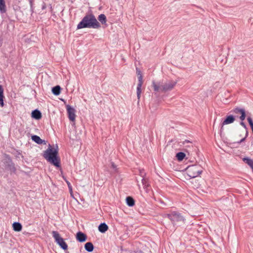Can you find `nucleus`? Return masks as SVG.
I'll return each mask as SVG.
<instances>
[{
	"mask_svg": "<svg viewBox=\"0 0 253 253\" xmlns=\"http://www.w3.org/2000/svg\"><path fill=\"white\" fill-rule=\"evenodd\" d=\"M101 25L92 12L87 13L78 24L77 29L83 28L99 29Z\"/></svg>",
	"mask_w": 253,
	"mask_h": 253,
	"instance_id": "obj_1",
	"label": "nucleus"
},
{
	"mask_svg": "<svg viewBox=\"0 0 253 253\" xmlns=\"http://www.w3.org/2000/svg\"><path fill=\"white\" fill-rule=\"evenodd\" d=\"M4 89L1 85L0 84V106L1 107H3L4 106V102L3 99L4 98V96L3 95Z\"/></svg>",
	"mask_w": 253,
	"mask_h": 253,
	"instance_id": "obj_14",
	"label": "nucleus"
},
{
	"mask_svg": "<svg viewBox=\"0 0 253 253\" xmlns=\"http://www.w3.org/2000/svg\"><path fill=\"white\" fill-rule=\"evenodd\" d=\"M84 248L86 251L91 252L94 249V246L92 243L87 242L85 244Z\"/></svg>",
	"mask_w": 253,
	"mask_h": 253,
	"instance_id": "obj_19",
	"label": "nucleus"
},
{
	"mask_svg": "<svg viewBox=\"0 0 253 253\" xmlns=\"http://www.w3.org/2000/svg\"><path fill=\"white\" fill-rule=\"evenodd\" d=\"M243 121H241V123H240V125L243 126L244 127H245V128L247 129V126H246V125H245V124L243 122Z\"/></svg>",
	"mask_w": 253,
	"mask_h": 253,
	"instance_id": "obj_30",
	"label": "nucleus"
},
{
	"mask_svg": "<svg viewBox=\"0 0 253 253\" xmlns=\"http://www.w3.org/2000/svg\"><path fill=\"white\" fill-rule=\"evenodd\" d=\"M177 84V81L173 80H169L161 84L160 83H156L155 81L152 82V86L154 88V91L156 92L161 91L166 92L171 90Z\"/></svg>",
	"mask_w": 253,
	"mask_h": 253,
	"instance_id": "obj_3",
	"label": "nucleus"
},
{
	"mask_svg": "<svg viewBox=\"0 0 253 253\" xmlns=\"http://www.w3.org/2000/svg\"><path fill=\"white\" fill-rule=\"evenodd\" d=\"M46 7V4L44 2H43V4H42V9H45Z\"/></svg>",
	"mask_w": 253,
	"mask_h": 253,
	"instance_id": "obj_31",
	"label": "nucleus"
},
{
	"mask_svg": "<svg viewBox=\"0 0 253 253\" xmlns=\"http://www.w3.org/2000/svg\"><path fill=\"white\" fill-rule=\"evenodd\" d=\"M32 140L38 144H42L43 142V140L36 135L32 136Z\"/></svg>",
	"mask_w": 253,
	"mask_h": 253,
	"instance_id": "obj_20",
	"label": "nucleus"
},
{
	"mask_svg": "<svg viewBox=\"0 0 253 253\" xmlns=\"http://www.w3.org/2000/svg\"><path fill=\"white\" fill-rule=\"evenodd\" d=\"M185 156V154L181 152L177 153L176 155V159L178 161H182L184 159Z\"/></svg>",
	"mask_w": 253,
	"mask_h": 253,
	"instance_id": "obj_23",
	"label": "nucleus"
},
{
	"mask_svg": "<svg viewBox=\"0 0 253 253\" xmlns=\"http://www.w3.org/2000/svg\"><path fill=\"white\" fill-rule=\"evenodd\" d=\"M32 117L36 120H40L42 118L41 112L38 109H35L32 112Z\"/></svg>",
	"mask_w": 253,
	"mask_h": 253,
	"instance_id": "obj_13",
	"label": "nucleus"
},
{
	"mask_svg": "<svg viewBox=\"0 0 253 253\" xmlns=\"http://www.w3.org/2000/svg\"><path fill=\"white\" fill-rule=\"evenodd\" d=\"M232 112L236 114H240L241 115L240 117V119L241 121H244L245 119L246 118V113H245V110L243 108H234Z\"/></svg>",
	"mask_w": 253,
	"mask_h": 253,
	"instance_id": "obj_10",
	"label": "nucleus"
},
{
	"mask_svg": "<svg viewBox=\"0 0 253 253\" xmlns=\"http://www.w3.org/2000/svg\"><path fill=\"white\" fill-rule=\"evenodd\" d=\"M248 131H246V134L245 137H244L243 138L241 139L239 141H238V143H241L244 142L245 140L246 137L248 136Z\"/></svg>",
	"mask_w": 253,
	"mask_h": 253,
	"instance_id": "obj_29",
	"label": "nucleus"
},
{
	"mask_svg": "<svg viewBox=\"0 0 253 253\" xmlns=\"http://www.w3.org/2000/svg\"><path fill=\"white\" fill-rule=\"evenodd\" d=\"M3 36H2V33L1 31H0V47H1L3 43Z\"/></svg>",
	"mask_w": 253,
	"mask_h": 253,
	"instance_id": "obj_28",
	"label": "nucleus"
},
{
	"mask_svg": "<svg viewBox=\"0 0 253 253\" xmlns=\"http://www.w3.org/2000/svg\"><path fill=\"white\" fill-rule=\"evenodd\" d=\"M188 142H190V141L189 140H185L184 144H185V143H188Z\"/></svg>",
	"mask_w": 253,
	"mask_h": 253,
	"instance_id": "obj_33",
	"label": "nucleus"
},
{
	"mask_svg": "<svg viewBox=\"0 0 253 253\" xmlns=\"http://www.w3.org/2000/svg\"><path fill=\"white\" fill-rule=\"evenodd\" d=\"M13 230L15 231L19 232L22 229V226L21 223L18 222H15L12 224Z\"/></svg>",
	"mask_w": 253,
	"mask_h": 253,
	"instance_id": "obj_17",
	"label": "nucleus"
},
{
	"mask_svg": "<svg viewBox=\"0 0 253 253\" xmlns=\"http://www.w3.org/2000/svg\"><path fill=\"white\" fill-rule=\"evenodd\" d=\"M61 89L59 85H56L52 87V92L55 95H58L61 92Z\"/></svg>",
	"mask_w": 253,
	"mask_h": 253,
	"instance_id": "obj_21",
	"label": "nucleus"
},
{
	"mask_svg": "<svg viewBox=\"0 0 253 253\" xmlns=\"http://www.w3.org/2000/svg\"><path fill=\"white\" fill-rule=\"evenodd\" d=\"M112 167L114 168V169H115L116 168V166H115V165L114 164V163H112Z\"/></svg>",
	"mask_w": 253,
	"mask_h": 253,
	"instance_id": "obj_32",
	"label": "nucleus"
},
{
	"mask_svg": "<svg viewBox=\"0 0 253 253\" xmlns=\"http://www.w3.org/2000/svg\"><path fill=\"white\" fill-rule=\"evenodd\" d=\"M66 109L69 120L72 122H74L76 117L75 109L69 105L66 106Z\"/></svg>",
	"mask_w": 253,
	"mask_h": 253,
	"instance_id": "obj_9",
	"label": "nucleus"
},
{
	"mask_svg": "<svg viewBox=\"0 0 253 253\" xmlns=\"http://www.w3.org/2000/svg\"><path fill=\"white\" fill-rule=\"evenodd\" d=\"M186 170L188 176L190 178L198 177L203 172L202 168L198 164L188 166Z\"/></svg>",
	"mask_w": 253,
	"mask_h": 253,
	"instance_id": "obj_5",
	"label": "nucleus"
},
{
	"mask_svg": "<svg viewBox=\"0 0 253 253\" xmlns=\"http://www.w3.org/2000/svg\"><path fill=\"white\" fill-rule=\"evenodd\" d=\"M163 217L168 218L174 226L177 222H182L184 223L185 221V217L177 211L170 210L168 213H165L163 215Z\"/></svg>",
	"mask_w": 253,
	"mask_h": 253,
	"instance_id": "obj_4",
	"label": "nucleus"
},
{
	"mask_svg": "<svg viewBox=\"0 0 253 253\" xmlns=\"http://www.w3.org/2000/svg\"><path fill=\"white\" fill-rule=\"evenodd\" d=\"M108 229V226L105 223H101L98 226V230L101 233H105Z\"/></svg>",
	"mask_w": 253,
	"mask_h": 253,
	"instance_id": "obj_16",
	"label": "nucleus"
},
{
	"mask_svg": "<svg viewBox=\"0 0 253 253\" xmlns=\"http://www.w3.org/2000/svg\"><path fill=\"white\" fill-rule=\"evenodd\" d=\"M6 12V7L4 0H0V13H5Z\"/></svg>",
	"mask_w": 253,
	"mask_h": 253,
	"instance_id": "obj_15",
	"label": "nucleus"
},
{
	"mask_svg": "<svg viewBox=\"0 0 253 253\" xmlns=\"http://www.w3.org/2000/svg\"><path fill=\"white\" fill-rule=\"evenodd\" d=\"M42 156L51 164L57 168H60V158L58 156V148H54L50 144L48 148L43 151Z\"/></svg>",
	"mask_w": 253,
	"mask_h": 253,
	"instance_id": "obj_2",
	"label": "nucleus"
},
{
	"mask_svg": "<svg viewBox=\"0 0 253 253\" xmlns=\"http://www.w3.org/2000/svg\"><path fill=\"white\" fill-rule=\"evenodd\" d=\"M136 74L138 76V83L137 84V88H136V94H137V97L138 99V102H139L141 93V87L143 83V76L141 73V71L139 70V68H136Z\"/></svg>",
	"mask_w": 253,
	"mask_h": 253,
	"instance_id": "obj_7",
	"label": "nucleus"
},
{
	"mask_svg": "<svg viewBox=\"0 0 253 253\" xmlns=\"http://www.w3.org/2000/svg\"><path fill=\"white\" fill-rule=\"evenodd\" d=\"M247 120H248V121L249 122L250 126H251V127L252 128V130L253 133V120L250 117H248L247 118Z\"/></svg>",
	"mask_w": 253,
	"mask_h": 253,
	"instance_id": "obj_25",
	"label": "nucleus"
},
{
	"mask_svg": "<svg viewBox=\"0 0 253 253\" xmlns=\"http://www.w3.org/2000/svg\"><path fill=\"white\" fill-rule=\"evenodd\" d=\"M5 157L6 159L4 162V164L5 169L9 170L11 172L15 173L16 171V169L11 158L8 155H5Z\"/></svg>",
	"mask_w": 253,
	"mask_h": 253,
	"instance_id": "obj_8",
	"label": "nucleus"
},
{
	"mask_svg": "<svg viewBox=\"0 0 253 253\" xmlns=\"http://www.w3.org/2000/svg\"><path fill=\"white\" fill-rule=\"evenodd\" d=\"M235 120V117L233 115L227 116L224 120V121L221 124V127L220 131H221V130L222 129L224 125L233 123L234 122Z\"/></svg>",
	"mask_w": 253,
	"mask_h": 253,
	"instance_id": "obj_11",
	"label": "nucleus"
},
{
	"mask_svg": "<svg viewBox=\"0 0 253 253\" xmlns=\"http://www.w3.org/2000/svg\"><path fill=\"white\" fill-rule=\"evenodd\" d=\"M77 240L80 242H85L87 239L86 235L82 232H78L76 235Z\"/></svg>",
	"mask_w": 253,
	"mask_h": 253,
	"instance_id": "obj_12",
	"label": "nucleus"
},
{
	"mask_svg": "<svg viewBox=\"0 0 253 253\" xmlns=\"http://www.w3.org/2000/svg\"><path fill=\"white\" fill-rule=\"evenodd\" d=\"M98 20L102 25H105L106 26L107 25V18L105 14H100L98 17Z\"/></svg>",
	"mask_w": 253,
	"mask_h": 253,
	"instance_id": "obj_18",
	"label": "nucleus"
},
{
	"mask_svg": "<svg viewBox=\"0 0 253 253\" xmlns=\"http://www.w3.org/2000/svg\"><path fill=\"white\" fill-rule=\"evenodd\" d=\"M52 235L55 242L60 246V247L64 251L67 250L68 249V245L64 241V240L60 237L59 233L56 231H53L52 232Z\"/></svg>",
	"mask_w": 253,
	"mask_h": 253,
	"instance_id": "obj_6",
	"label": "nucleus"
},
{
	"mask_svg": "<svg viewBox=\"0 0 253 253\" xmlns=\"http://www.w3.org/2000/svg\"><path fill=\"white\" fill-rule=\"evenodd\" d=\"M66 183L67 184L68 187L70 191V193L72 195V186L69 181L67 180H65Z\"/></svg>",
	"mask_w": 253,
	"mask_h": 253,
	"instance_id": "obj_26",
	"label": "nucleus"
},
{
	"mask_svg": "<svg viewBox=\"0 0 253 253\" xmlns=\"http://www.w3.org/2000/svg\"><path fill=\"white\" fill-rule=\"evenodd\" d=\"M142 183L143 186V188L146 190H147V188L150 187V184L149 183V181L147 179L143 177L142 179Z\"/></svg>",
	"mask_w": 253,
	"mask_h": 253,
	"instance_id": "obj_24",
	"label": "nucleus"
},
{
	"mask_svg": "<svg viewBox=\"0 0 253 253\" xmlns=\"http://www.w3.org/2000/svg\"><path fill=\"white\" fill-rule=\"evenodd\" d=\"M139 175L143 178V177L145 178L146 173L144 172V170L143 169L139 170Z\"/></svg>",
	"mask_w": 253,
	"mask_h": 253,
	"instance_id": "obj_27",
	"label": "nucleus"
},
{
	"mask_svg": "<svg viewBox=\"0 0 253 253\" xmlns=\"http://www.w3.org/2000/svg\"><path fill=\"white\" fill-rule=\"evenodd\" d=\"M126 204L129 207H133L135 205L134 200L131 197H127L126 198Z\"/></svg>",
	"mask_w": 253,
	"mask_h": 253,
	"instance_id": "obj_22",
	"label": "nucleus"
},
{
	"mask_svg": "<svg viewBox=\"0 0 253 253\" xmlns=\"http://www.w3.org/2000/svg\"><path fill=\"white\" fill-rule=\"evenodd\" d=\"M137 185H138V187L140 188V185L139 184H138Z\"/></svg>",
	"mask_w": 253,
	"mask_h": 253,
	"instance_id": "obj_34",
	"label": "nucleus"
}]
</instances>
